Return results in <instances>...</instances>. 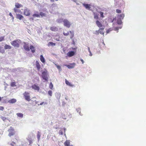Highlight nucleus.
Instances as JSON below:
<instances>
[{
  "label": "nucleus",
  "mask_w": 146,
  "mask_h": 146,
  "mask_svg": "<svg viewBox=\"0 0 146 146\" xmlns=\"http://www.w3.org/2000/svg\"><path fill=\"white\" fill-rule=\"evenodd\" d=\"M48 76L46 71H44L42 73V77L46 81H48Z\"/></svg>",
  "instance_id": "f257e3e1"
},
{
  "label": "nucleus",
  "mask_w": 146,
  "mask_h": 146,
  "mask_svg": "<svg viewBox=\"0 0 146 146\" xmlns=\"http://www.w3.org/2000/svg\"><path fill=\"white\" fill-rule=\"evenodd\" d=\"M30 94L27 92H25L23 94V95L26 100L28 101H29L31 100Z\"/></svg>",
  "instance_id": "f03ea898"
},
{
  "label": "nucleus",
  "mask_w": 146,
  "mask_h": 146,
  "mask_svg": "<svg viewBox=\"0 0 146 146\" xmlns=\"http://www.w3.org/2000/svg\"><path fill=\"white\" fill-rule=\"evenodd\" d=\"M20 42L18 40H15L11 42V44L15 47L18 48L19 47Z\"/></svg>",
  "instance_id": "7ed1b4c3"
},
{
  "label": "nucleus",
  "mask_w": 146,
  "mask_h": 146,
  "mask_svg": "<svg viewBox=\"0 0 146 146\" xmlns=\"http://www.w3.org/2000/svg\"><path fill=\"white\" fill-rule=\"evenodd\" d=\"M63 23L64 26L67 28H69L71 26V23L67 19H64Z\"/></svg>",
  "instance_id": "20e7f679"
},
{
  "label": "nucleus",
  "mask_w": 146,
  "mask_h": 146,
  "mask_svg": "<svg viewBox=\"0 0 146 146\" xmlns=\"http://www.w3.org/2000/svg\"><path fill=\"white\" fill-rule=\"evenodd\" d=\"M8 131L9 132L8 135L10 137L13 135L15 132L13 128L12 127H10V128L8 129Z\"/></svg>",
  "instance_id": "39448f33"
},
{
  "label": "nucleus",
  "mask_w": 146,
  "mask_h": 146,
  "mask_svg": "<svg viewBox=\"0 0 146 146\" xmlns=\"http://www.w3.org/2000/svg\"><path fill=\"white\" fill-rule=\"evenodd\" d=\"M24 15L26 16H29L30 15V11L29 9L26 8L24 10Z\"/></svg>",
  "instance_id": "423d86ee"
},
{
  "label": "nucleus",
  "mask_w": 146,
  "mask_h": 146,
  "mask_svg": "<svg viewBox=\"0 0 146 146\" xmlns=\"http://www.w3.org/2000/svg\"><path fill=\"white\" fill-rule=\"evenodd\" d=\"M31 87L33 89L35 90H36L37 91H39V87L35 84L32 85L31 86Z\"/></svg>",
  "instance_id": "0eeeda50"
},
{
  "label": "nucleus",
  "mask_w": 146,
  "mask_h": 146,
  "mask_svg": "<svg viewBox=\"0 0 146 146\" xmlns=\"http://www.w3.org/2000/svg\"><path fill=\"white\" fill-rule=\"evenodd\" d=\"M23 47L27 51H29L30 50V49L28 44L24 43V45H23Z\"/></svg>",
  "instance_id": "6e6552de"
},
{
  "label": "nucleus",
  "mask_w": 146,
  "mask_h": 146,
  "mask_svg": "<svg viewBox=\"0 0 146 146\" xmlns=\"http://www.w3.org/2000/svg\"><path fill=\"white\" fill-rule=\"evenodd\" d=\"M75 52L73 51H70L68 52L67 54V56L69 57H71L74 55Z\"/></svg>",
  "instance_id": "1a4fd4ad"
},
{
  "label": "nucleus",
  "mask_w": 146,
  "mask_h": 146,
  "mask_svg": "<svg viewBox=\"0 0 146 146\" xmlns=\"http://www.w3.org/2000/svg\"><path fill=\"white\" fill-rule=\"evenodd\" d=\"M75 63H71L69 65H66V66L68 68L70 69L74 68L75 66Z\"/></svg>",
  "instance_id": "9d476101"
},
{
  "label": "nucleus",
  "mask_w": 146,
  "mask_h": 146,
  "mask_svg": "<svg viewBox=\"0 0 146 146\" xmlns=\"http://www.w3.org/2000/svg\"><path fill=\"white\" fill-rule=\"evenodd\" d=\"M65 146H73L72 145H70V140H67L64 143Z\"/></svg>",
  "instance_id": "9b49d317"
},
{
  "label": "nucleus",
  "mask_w": 146,
  "mask_h": 146,
  "mask_svg": "<svg viewBox=\"0 0 146 146\" xmlns=\"http://www.w3.org/2000/svg\"><path fill=\"white\" fill-rule=\"evenodd\" d=\"M36 65L38 70V71L40 70V66L39 62L38 61H36Z\"/></svg>",
  "instance_id": "f8f14e48"
},
{
  "label": "nucleus",
  "mask_w": 146,
  "mask_h": 146,
  "mask_svg": "<svg viewBox=\"0 0 146 146\" xmlns=\"http://www.w3.org/2000/svg\"><path fill=\"white\" fill-rule=\"evenodd\" d=\"M17 101L16 99L14 98L11 99L8 101V102L10 104H13L16 103Z\"/></svg>",
  "instance_id": "ddd939ff"
},
{
  "label": "nucleus",
  "mask_w": 146,
  "mask_h": 146,
  "mask_svg": "<svg viewBox=\"0 0 146 146\" xmlns=\"http://www.w3.org/2000/svg\"><path fill=\"white\" fill-rule=\"evenodd\" d=\"M82 5L86 9H89L90 8L91 5L90 4L83 3Z\"/></svg>",
  "instance_id": "4468645a"
},
{
  "label": "nucleus",
  "mask_w": 146,
  "mask_h": 146,
  "mask_svg": "<svg viewBox=\"0 0 146 146\" xmlns=\"http://www.w3.org/2000/svg\"><path fill=\"white\" fill-rule=\"evenodd\" d=\"M23 6V5H22L21 4H20L18 3H16L15 4V8H19L22 7Z\"/></svg>",
  "instance_id": "2eb2a0df"
},
{
  "label": "nucleus",
  "mask_w": 146,
  "mask_h": 146,
  "mask_svg": "<svg viewBox=\"0 0 146 146\" xmlns=\"http://www.w3.org/2000/svg\"><path fill=\"white\" fill-rule=\"evenodd\" d=\"M50 29L52 31H57L58 30V29L56 27L53 26L50 28Z\"/></svg>",
  "instance_id": "dca6fc26"
},
{
  "label": "nucleus",
  "mask_w": 146,
  "mask_h": 146,
  "mask_svg": "<svg viewBox=\"0 0 146 146\" xmlns=\"http://www.w3.org/2000/svg\"><path fill=\"white\" fill-rule=\"evenodd\" d=\"M96 24L97 26L99 28H101L103 26L101 23L98 20L96 21Z\"/></svg>",
  "instance_id": "f3484780"
},
{
  "label": "nucleus",
  "mask_w": 146,
  "mask_h": 146,
  "mask_svg": "<svg viewBox=\"0 0 146 146\" xmlns=\"http://www.w3.org/2000/svg\"><path fill=\"white\" fill-rule=\"evenodd\" d=\"M104 27L100 28L98 30L99 31V33L102 35H104V33L103 31L104 29Z\"/></svg>",
  "instance_id": "a211bd4d"
},
{
  "label": "nucleus",
  "mask_w": 146,
  "mask_h": 146,
  "mask_svg": "<svg viewBox=\"0 0 146 146\" xmlns=\"http://www.w3.org/2000/svg\"><path fill=\"white\" fill-rule=\"evenodd\" d=\"M23 17L20 14L17 15V18L19 20H21L23 18Z\"/></svg>",
  "instance_id": "6ab92c4d"
},
{
  "label": "nucleus",
  "mask_w": 146,
  "mask_h": 146,
  "mask_svg": "<svg viewBox=\"0 0 146 146\" xmlns=\"http://www.w3.org/2000/svg\"><path fill=\"white\" fill-rule=\"evenodd\" d=\"M65 82L67 85H68L69 86L72 87L74 86L71 83H70L66 79L65 80Z\"/></svg>",
  "instance_id": "aec40b11"
},
{
  "label": "nucleus",
  "mask_w": 146,
  "mask_h": 146,
  "mask_svg": "<svg viewBox=\"0 0 146 146\" xmlns=\"http://www.w3.org/2000/svg\"><path fill=\"white\" fill-rule=\"evenodd\" d=\"M93 15H94V18L95 19H98V15L97 13H95V12H94L93 13Z\"/></svg>",
  "instance_id": "412c9836"
},
{
  "label": "nucleus",
  "mask_w": 146,
  "mask_h": 146,
  "mask_svg": "<svg viewBox=\"0 0 146 146\" xmlns=\"http://www.w3.org/2000/svg\"><path fill=\"white\" fill-rule=\"evenodd\" d=\"M30 48L31 50V51L33 53H34L35 52V49L33 46L31 45L30 46Z\"/></svg>",
  "instance_id": "4be33fe9"
},
{
  "label": "nucleus",
  "mask_w": 146,
  "mask_h": 146,
  "mask_svg": "<svg viewBox=\"0 0 146 146\" xmlns=\"http://www.w3.org/2000/svg\"><path fill=\"white\" fill-rule=\"evenodd\" d=\"M56 45V44L52 42H50L47 44L48 46H55Z\"/></svg>",
  "instance_id": "5701e85b"
},
{
  "label": "nucleus",
  "mask_w": 146,
  "mask_h": 146,
  "mask_svg": "<svg viewBox=\"0 0 146 146\" xmlns=\"http://www.w3.org/2000/svg\"><path fill=\"white\" fill-rule=\"evenodd\" d=\"M11 46L8 44H5L4 46V48L5 49H11Z\"/></svg>",
  "instance_id": "b1692460"
},
{
  "label": "nucleus",
  "mask_w": 146,
  "mask_h": 146,
  "mask_svg": "<svg viewBox=\"0 0 146 146\" xmlns=\"http://www.w3.org/2000/svg\"><path fill=\"white\" fill-rule=\"evenodd\" d=\"M40 60L42 62H45V58L42 55H41L40 56Z\"/></svg>",
  "instance_id": "393cba45"
},
{
  "label": "nucleus",
  "mask_w": 146,
  "mask_h": 146,
  "mask_svg": "<svg viewBox=\"0 0 146 146\" xmlns=\"http://www.w3.org/2000/svg\"><path fill=\"white\" fill-rule=\"evenodd\" d=\"M63 34L65 36H68L69 34V32L68 31H67L66 30H65L63 32Z\"/></svg>",
  "instance_id": "a878e982"
},
{
  "label": "nucleus",
  "mask_w": 146,
  "mask_h": 146,
  "mask_svg": "<svg viewBox=\"0 0 146 146\" xmlns=\"http://www.w3.org/2000/svg\"><path fill=\"white\" fill-rule=\"evenodd\" d=\"M40 136H41L40 133L39 131H38L37 132V137L38 138V140H40Z\"/></svg>",
  "instance_id": "bb28decb"
},
{
  "label": "nucleus",
  "mask_w": 146,
  "mask_h": 146,
  "mask_svg": "<svg viewBox=\"0 0 146 146\" xmlns=\"http://www.w3.org/2000/svg\"><path fill=\"white\" fill-rule=\"evenodd\" d=\"M69 32L70 33V38L72 39L74 36V32L71 31H70Z\"/></svg>",
  "instance_id": "cd10ccee"
},
{
  "label": "nucleus",
  "mask_w": 146,
  "mask_h": 146,
  "mask_svg": "<svg viewBox=\"0 0 146 146\" xmlns=\"http://www.w3.org/2000/svg\"><path fill=\"white\" fill-rule=\"evenodd\" d=\"M14 10L15 11V13H17V12H19V13H20L21 12V10L19 9H17L16 8H15L14 9Z\"/></svg>",
  "instance_id": "c85d7f7f"
},
{
  "label": "nucleus",
  "mask_w": 146,
  "mask_h": 146,
  "mask_svg": "<svg viewBox=\"0 0 146 146\" xmlns=\"http://www.w3.org/2000/svg\"><path fill=\"white\" fill-rule=\"evenodd\" d=\"M17 115L19 117L21 118H22L23 117V114L21 113H17Z\"/></svg>",
  "instance_id": "c756f323"
},
{
  "label": "nucleus",
  "mask_w": 146,
  "mask_h": 146,
  "mask_svg": "<svg viewBox=\"0 0 146 146\" xmlns=\"http://www.w3.org/2000/svg\"><path fill=\"white\" fill-rule=\"evenodd\" d=\"M33 17H40V15L38 14H34L33 15Z\"/></svg>",
  "instance_id": "7c9ffc66"
},
{
  "label": "nucleus",
  "mask_w": 146,
  "mask_h": 146,
  "mask_svg": "<svg viewBox=\"0 0 146 146\" xmlns=\"http://www.w3.org/2000/svg\"><path fill=\"white\" fill-rule=\"evenodd\" d=\"M16 83L15 82H11V86L12 87H15L16 86Z\"/></svg>",
  "instance_id": "2f4dec72"
},
{
  "label": "nucleus",
  "mask_w": 146,
  "mask_h": 146,
  "mask_svg": "<svg viewBox=\"0 0 146 146\" xmlns=\"http://www.w3.org/2000/svg\"><path fill=\"white\" fill-rule=\"evenodd\" d=\"M1 118L3 121H5L8 120V119L7 118L5 117H4V116H1Z\"/></svg>",
  "instance_id": "473e14b6"
},
{
  "label": "nucleus",
  "mask_w": 146,
  "mask_h": 146,
  "mask_svg": "<svg viewBox=\"0 0 146 146\" xmlns=\"http://www.w3.org/2000/svg\"><path fill=\"white\" fill-rule=\"evenodd\" d=\"M99 13L100 14L101 17L102 18H104V13L103 12H102V11H100Z\"/></svg>",
  "instance_id": "72a5a7b5"
},
{
  "label": "nucleus",
  "mask_w": 146,
  "mask_h": 146,
  "mask_svg": "<svg viewBox=\"0 0 146 146\" xmlns=\"http://www.w3.org/2000/svg\"><path fill=\"white\" fill-rule=\"evenodd\" d=\"M39 15L42 17H45L46 16L45 14V13H43L42 12H40V13Z\"/></svg>",
  "instance_id": "f704fd0d"
},
{
  "label": "nucleus",
  "mask_w": 146,
  "mask_h": 146,
  "mask_svg": "<svg viewBox=\"0 0 146 146\" xmlns=\"http://www.w3.org/2000/svg\"><path fill=\"white\" fill-rule=\"evenodd\" d=\"M5 36H2L0 37V42H2L4 40Z\"/></svg>",
  "instance_id": "c9c22d12"
},
{
  "label": "nucleus",
  "mask_w": 146,
  "mask_h": 146,
  "mask_svg": "<svg viewBox=\"0 0 146 146\" xmlns=\"http://www.w3.org/2000/svg\"><path fill=\"white\" fill-rule=\"evenodd\" d=\"M124 17V15L123 14H121L119 15V18L121 19H123Z\"/></svg>",
  "instance_id": "e433bc0d"
},
{
  "label": "nucleus",
  "mask_w": 146,
  "mask_h": 146,
  "mask_svg": "<svg viewBox=\"0 0 146 146\" xmlns=\"http://www.w3.org/2000/svg\"><path fill=\"white\" fill-rule=\"evenodd\" d=\"M49 87L50 89H52L53 87V85L52 82H50L49 85Z\"/></svg>",
  "instance_id": "4c0bfd02"
},
{
  "label": "nucleus",
  "mask_w": 146,
  "mask_h": 146,
  "mask_svg": "<svg viewBox=\"0 0 146 146\" xmlns=\"http://www.w3.org/2000/svg\"><path fill=\"white\" fill-rule=\"evenodd\" d=\"M48 94L50 96H52V92L50 90L48 91Z\"/></svg>",
  "instance_id": "58836bf2"
},
{
  "label": "nucleus",
  "mask_w": 146,
  "mask_h": 146,
  "mask_svg": "<svg viewBox=\"0 0 146 146\" xmlns=\"http://www.w3.org/2000/svg\"><path fill=\"white\" fill-rule=\"evenodd\" d=\"M116 12L118 13H121V11L119 9H117Z\"/></svg>",
  "instance_id": "ea45409f"
},
{
  "label": "nucleus",
  "mask_w": 146,
  "mask_h": 146,
  "mask_svg": "<svg viewBox=\"0 0 146 146\" xmlns=\"http://www.w3.org/2000/svg\"><path fill=\"white\" fill-rule=\"evenodd\" d=\"M99 31L98 30L96 31L94 33V34L96 35H98L99 34Z\"/></svg>",
  "instance_id": "a19ab883"
},
{
  "label": "nucleus",
  "mask_w": 146,
  "mask_h": 146,
  "mask_svg": "<svg viewBox=\"0 0 146 146\" xmlns=\"http://www.w3.org/2000/svg\"><path fill=\"white\" fill-rule=\"evenodd\" d=\"M117 23L119 24H122V21L121 20H118L117 21Z\"/></svg>",
  "instance_id": "79ce46f5"
},
{
  "label": "nucleus",
  "mask_w": 146,
  "mask_h": 146,
  "mask_svg": "<svg viewBox=\"0 0 146 146\" xmlns=\"http://www.w3.org/2000/svg\"><path fill=\"white\" fill-rule=\"evenodd\" d=\"M9 15L11 17H12L13 19H14V17H13V15H12V14L11 13H9Z\"/></svg>",
  "instance_id": "37998d69"
},
{
  "label": "nucleus",
  "mask_w": 146,
  "mask_h": 146,
  "mask_svg": "<svg viewBox=\"0 0 146 146\" xmlns=\"http://www.w3.org/2000/svg\"><path fill=\"white\" fill-rule=\"evenodd\" d=\"M4 109V107L3 106H0V110L3 111Z\"/></svg>",
  "instance_id": "c03bdc74"
},
{
  "label": "nucleus",
  "mask_w": 146,
  "mask_h": 146,
  "mask_svg": "<svg viewBox=\"0 0 146 146\" xmlns=\"http://www.w3.org/2000/svg\"><path fill=\"white\" fill-rule=\"evenodd\" d=\"M56 66L57 68L59 70H60L61 68V67L59 66H58V65H56Z\"/></svg>",
  "instance_id": "a18cd8bd"
},
{
  "label": "nucleus",
  "mask_w": 146,
  "mask_h": 146,
  "mask_svg": "<svg viewBox=\"0 0 146 146\" xmlns=\"http://www.w3.org/2000/svg\"><path fill=\"white\" fill-rule=\"evenodd\" d=\"M80 60L82 62V64H83L84 62V60L82 59H80Z\"/></svg>",
  "instance_id": "49530a36"
},
{
  "label": "nucleus",
  "mask_w": 146,
  "mask_h": 146,
  "mask_svg": "<svg viewBox=\"0 0 146 146\" xmlns=\"http://www.w3.org/2000/svg\"><path fill=\"white\" fill-rule=\"evenodd\" d=\"M88 50L89 52H90L91 50L90 47H88Z\"/></svg>",
  "instance_id": "de8ad7c7"
},
{
  "label": "nucleus",
  "mask_w": 146,
  "mask_h": 146,
  "mask_svg": "<svg viewBox=\"0 0 146 146\" xmlns=\"http://www.w3.org/2000/svg\"><path fill=\"white\" fill-rule=\"evenodd\" d=\"M44 103V102H42L40 104V105H43Z\"/></svg>",
  "instance_id": "09e8293b"
},
{
  "label": "nucleus",
  "mask_w": 146,
  "mask_h": 146,
  "mask_svg": "<svg viewBox=\"0 0 146 146\" xmlns=\"http://www.w3.org/2000/svg\"><path fill=\"white\" fill-rule=\"evenodd\" d=\"M1 47H0V52H4V50H3L2 51L1 50Z\"/></svg>",
  "instance_id": "8fccbe9b"
},
{
  "label": "nucleus",
  "mask_w": 146,
  "mask_h": 146,
  "mask_svg": "<svg viewBox=\"0 0 146 146\" xmlns=\"http://www.w3.org/2000/svg\"><path fill=\"white\" fill-rule=\"evenodd\" d=\"M90 52V55L91 56H92V52H91V51H90V52Z\"/></svg>",
  "instance_id": "3c124183"
},
{
  "label": "nucleus",
  "mask_w": 146,
  "mask_h": 146,
  "mask_svg": "<svg viewBox=\"0 0 146 146\" xmlns=\"http://www.w3.org/2000/svg\"><path fill=\"white\" fill-rule=\"evenodd\" d=\"M109 31H110V30H108L106 31V32H107V33H109Z\"/></svg>",
  "instance_id": "603ef678"
},
{
  "label": "nucleus",
  "mask_w": 146,
  "mask_h": 146,
  "mask_svg": "<svg viewBox=\"0 0 146 146\" xmlns=\"http://www.w3.org/2000/svg\"><path fill=\"white\" fill-rule=\"evenodd\" d=\"M119 28H120L119 27H116V29L117 30H118L119 29Z\"/></svg>",
  "instance_id": "864d4df0"
},
{
  "label": "nucleus",
  "mask_w": 146,
  "mask_h": 146,
  "mask_svg": "<svg viewBox=\"0 0 146 146\" xmlns=\"http://www.w3.org/2000/svg\"><path fill=\"white\" fill-rule=\"evenodd\" d=\"M30 19H32V20H34V19L33 18H30Z\"/></svg>",
  "instance_id": "5fc2aeb1"
},
{
  "label": "nucleus",
  "mask_w": 146,
  "mask_h": 146,
  "mask_svg": "<svg viewBox=\"0 0 146 146\" xmlns=\"http://www.w3.org/2000/svg\"><path fill=\"white\" fill-rule=\"evenodd\" d=\"M102 44H103V45H105V44H104V42H102Z\"/></svg>",
  "instance_id": "6e6d98bb"
},
{
  "label": "nucleus",
  "mask_w": 146,
  "mask_h": 146,
  "mask_svg": "<svg viewBox=\"0 0 146 146\" xmlns=\"http://www.w3.org/2000/svg\"><path fill=\"white\" fill-rule=\"evenodd\" d=\"M1 97L0 96V101H1Z\"/></svg>",
  "instance_id": "4d7b16f0"
},
{
  "label": "nucleus",
  "mask_w": 146,
  "mask_h": 146,
  "mask_svg": "<svg viewBox=\"0 0 146 146\" xmlns=\"http://www.w3.org/2000/svg\"><path fill=\"white\" fill-rule=\"evenodd\" d=\"M11 145L12 146H14V145H13V144H11Z\"/></svg>",
  "instance_id": "13d9d810"
},
{
  "label": "nucleus",
  "mask_w": 146,
  "mask_h": 146,
  "mask_svg": "<svg viewBox=\"0 0 146 146\" xmlns=\"http://www.w3.org/2000/svg\"><path fill=\"white\" fill-rule=\"evenodd\" d=\"M32 142V141H30V143H31Z\"/></svg>",
  "instance_id": "bf43d9fd"
},
{
  "label": "nucleus",
  "mask_w": 146,
  "mask_h": 146,
  "mask_svg": "<svg viewBox=\"0 0 146 146\" xmlns=\"http://www.w3.org/2000/svg\"><path fill=\"white\" fill-rule=\"evenodd\" d=\"M55 5V4L53 3L52 4V5Z\"/></svg>",
  "instance_id": "052dcab7"
},
{
  "label": "nucleus",
  "mask_w": 146,
  "mask_h": 146,
  "mask_svg": "<svg viewBox=\"0 0 146 146\" xmlns=\"http://www.w3.org/2000/svg\"><path fill=\"white\" fill-rule=\"evenodd\" d=\"M56 40H57V41H59V40H57V39H56Z\"/></svg>",
  "instance_id": "680f3d73"
},
{
  "label": "nucleus",
  "mask_w": 146,
  "mask_h": 146,
  "mask_svg": "<svg viewBox=\"0 0 146 146\" xmlns=\"http://www.w3.org/2000/svg\"><path fill=\"white\" fill-rule=\"evenodd\" d=\"M61 134H62V132H61Z\"/></svg>",
  "instance_id": "e2e57ef3"
}]
</instances>
